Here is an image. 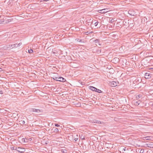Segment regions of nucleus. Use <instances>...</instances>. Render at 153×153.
<instances>
[{"mask_svg": "<svg viewBox=\"0 0 153 153\" xmlns=\"http://www.w3.org/2000/svg\"><path fill=\"white\" fill-rule=\"evenodd\" d=\"M149 59L148 57L145 58L143 59L141 61V63L144 67H146L149 65Z\"/></svg>", "mask_w": 153, "mask_h": 153, "instance_id": "f257e3e1", "label": "nucleus"}, {"mask_svg": "<svg viewBox=\"0 0 153 153\" xmlns=\"http://www.w3.org/2000/svg\"><path fill=\"white\" fill-rule=\"evenodd\" d=\"M153 75L151 74L150 72H147L145 73L144 77L146 79H149L152 78L153 77Z\"/></svg>", "mask_w": 153, "mask_h": 153, "instance_id": "f03ea898", "label": "nucleus"}, {"mask_svg": "<svg viewBox=\"0 0 153 153\" xmlns=\"http://www.w3.org/2000/svg\"><path fill=\"white\" fill-rule=\"evenodd\" d=\"M15 150L18 151V152L21 153L24 152L25 151V148L21 147H16L15 149Z\"/></svg>", "mask_w": 153, "mask_h": 153, "instance_id": "7ed1b4c3", "label": "nucleus"}, {"mask_svg": "<svg viewBox=\"0 0 153 153\" xmlns=\"http://www.w3.org/2000/svg\"><path fill=\"white\" fill-rule=\"evenodd\" d=\"M90 121L92 123H95L98 124H101L103 125H104L105 124L103 122H101L100 121L98 120L95 119L91 120Z\"/></svg>", "mask_w": 153, "mask_h": 153, "instance_id": "20e7f679", "label": "nucleus"}, {"mask_svg": "<svg viewBox=\"0 0 153 153\" xmlns=\"http://www.w3.org/2000/svg\"><path fill=\"white\" fill-rule=\"evenodd\" d=\"M149 59V65H153V56H150L148 57Z\"/></svg>", "mask_w": 153, "mask_h": 153, "instance_id": "39448f33", "label": "nucleus"}, {"mask_svg": "<svg viewBox=\"0 0 153 153\" xmlns=\"http://www.w3.org/2000/svg\"><path fill=\"white\" fill-rule=\"evenodd\" d=\"M109 85L113 87H114L117 86V82L116 81H113L111 82H110L109 83Z\"/></svg>", "mask_w": 153, "mask_h": 153, "instance_id": "423d86ee", "label": "nucleus"}, {"mask_svg": "<svg viewBox=\"0 0 153 153\" xmlns=\"http://www.w3.org/2000/svg\"><path fill=\"white\" fill-rule=\"evenodd\" d=\"M127 62V60L125 59H122L121 60V63L124 66H125L126 65Z\"/></svg>", "mask_w": 153, "mask_h": 153, "instance_id": "0eeeda50", "label": "nucleus"}, {"mask_svg": "<svg viewBox=\"0 0 153 153\" xmlns=\"http://www.w3.org/2000/svg\"><path fill=\"white\" fill-rule=\"evenodd\" d=\"M57 81L64 82L66 81L65 79L62 77H59L58 78Z\"/></svg>", "mask_w": 153, "mask_h": 153, "instance_id": "6e6552de", "label": "nucleus"}, {"mask_svg": "<svg viewBox=\"0 0 153 153\" xmlns=\"http://www.w3.org/2000/svg\"><path fill=\"white\" fill-rule=\"evenodd\" d=\"M146 145L148 147L151 148H153V143L152 142H150L148 143H147Z\"/></svg>", "mask_w": 153, "mask_h": 153, "instance_id": "1a4fd4ad", "label": "nucleus"}, {"mask_svg": "<svg viewBox=\"0 0 153 153\" xmlns=\"http://www.w3.org/2000/svg\"><path fill=\"white\" fill-rule=\"evenodd\" d=\"M31 111L35 112L37 113H39L41 112L40 110L35 108H31L30 109Z\"/></svg>", "mask_w": 153, "mask_h": 153, "instance_id": "9d476101", "label": "nucleus"}, {"mask_svg": "<svg viewBox=\"0 0 153 153\" xmlns=\"http://www.w3.org/2000/svg\"><path fill=\"white\" fill-rule=\"evenodd\" d=\"M22 44V43H19L18 44H14L13 45H12V48H17L18 46H20Z\"/></svg>", "mask_w": 153, "mask_h": 153, "instance_id": "9b49d317", "label": "nucleus"}, {"mask_svg": "<svg viewBox=\"0 0 153 153\" xmlns=\"http://www.w3.org/2000/svg\"><path fill=\"white\" fill-rule=\"evenodd\" d=\"M119 149L123 153V152L125 151L126 150V148L125 147L122 146L120 147Z\"/></svg>", "mask_w": 153, "mask_h": 153, "instance_id": "f8f14e48", "label": "nucleus"}, {"mask_svg": "<svg viewBox=\"0 0 153 153\" xmlns=\"http://www.w3.org/2000/svg\"><path fill=\"white\" fill-rule=\"evenodd\" d=\"M106 9H104L102 10H99L98 11V12L100 13H105L106 12V11H105Z\"/></svg>", "mask_w": 153, "mask_h": 153, "instance_id": "ddd939ff", "label": "nucleus"}, {"mask_svg": "<svg viewBox=\"0 0 153 153\" xmlns=\"http://www.w3.org/2000/svg\"><path fill=\"white\" fill-rule=\"evenodd\" d=\"M129 20H128L127 22L126 20H124L123 22V24L124 26H127V25H129V22H127Z\"/></svg>", "mask_w": 153, "mask_h": 153, "instance_id": "4468645a", "label": "nucleus"}, {"mask_svg": "<svg viewBox=\"0 0 153 153\" xmlns=\"http://www.w3.org/2000/svg\"><path fill=\"white\" fill-rule=\"evenodd\" d=\"M94 42L96 44H98L99 45H101L100 43V41L99 39H96L95 40Z\"/></svg>", "mask_w": 153, "mask_h": 153, "instance_id": "2eb2a0df", "label": "nucleus"}, {"mask_svg": "<svg viewBox=\"0 0 153 153\" xmlns=\"http://www.w3.org/2000/svg\"><path fill=\"white\" fill-rule=\"evenodd\" d=\"M89 88L92 91H94L95 90V89H96V88L93 87V86H89Z\"/></svg>", "mask_w": 153, "mask_h": 153, "instance_id": "dca6fc26", "label": "nucleus"}, {"mask_svg": "<svg viewBox=\"0 0 153 153\" xmlns=\"http://www.w3.org/2000/svg\"><path fill=\"white\" fill-rule=\"evenodd\" d=\"M119 59L118 58L115 57L113 59V61L114 62H118L119 61Z\"/></svg>", "mask_w": 153, "mask_h": 153, "instance_id": "f3484780", "label": "nucleus"}, {"mask_svg": "<svg viewBox=\"0 0 153 153\" xmlns=\"http://www.w3.org/2000/svg\"><path fill=\"white\" fill-rule=\"evenodd\" d=\"M94 91L100 93H102V91L97 88L96 89H95V90Z\"/></svg>", "mask_w": 153, "mask_h": 153, "instance_id": "a211bd4d", "label": "nucleus"}, {"mask_svg": "<svg viewBox=\"0 0 153 153\" xmlns=\"http://www.w3.org/2000/svg\"><path fill=\"white\" fill-rule=\"evenodd\" d=\"M75 40L76 41L78 42H83V43L84 42L83 40L82 39H76Z\"/></svg>", "mask_w": 153, "mask_h": 153, "instance_id": "6ab92c4d", "label": "nucleus"}, {"mask_svg": "<svg viewBox=\"0 0 153 153\" xmlns=\"http://www.w3.org/2000/svg\"><path fill=\"white\" fill-rule=\"evenodd\" d=\"M142 95L141 94H139L136 95V97L137 99H139L142 97Z\"/></svg>", "mask_w": 153, "mask_h": 153, "instance_id": "aec40b11", "label": "nucleus"}, {"mask_svg": "<svg viewBox=\"0 0 153 153\" xmlns=\"http://www.w3.org/2000/svg\"><path fill=\"white\" fill-rule=\"evenodd\" d=\"M22 141L23 142H26L27 141V140L25 138H23L22 139Z\"/></svg>", "mask_w": 153, "mask_h": 153, "instance_id": "412c9836", "label": "nucleus"}, {"mask_svg": "<svg viewBox=\"0 0 153 153\" xmlns=\"http://www.w3.org/2000/svg\"><path fill=\"white\" fill-rule=\"evenodd\" d=\"M149 137H143V140H149Z\"/></svg>", "mask_w": 153, "mask_h": 153, "instance_id": "4be33fe9", "label": "nucleus"}, {"mask_svg": "<svg viewBox=\"0 0 153 153\" xmlns=\"http://www.w3.org/2000/svg\"><path fill=\"white\" fill-rule=\"evenodd\" d=\"M28 51L29 53H32L33 52V50L31 49L28 50Z\"/></svg>", "mask_w": 153, "mask_h": 153, "instance_id": "5701e85b", "label": "nucleus"}, {"mask_svg": "<svg viewBox=\"0 0 153 153\" xmlns=\"http://www.w3.org/2000/svg\"><path fill=\"white\" fill-rule=\"evenodd\" d=\"M20 124H24L25 123V122L24 120H21L20 121Z\"/></svg>", "mask_w": 153, "mask_h": 153, "instance_id": "b1692460", "label": "nucleus"}, {"mask_svg": "<svg viewBox=\"0 0 153 153\" xmlns=\"http://www.w3.org/2000/svg\"><path fill=\"white\" fill-rule=\"evenodd\" d=\"M134 26V25L133 23H130L129 24V27H133Z\"/></svg>", "mask_w": 153, "mask_h": 153, "instance_id": "393cba45", "label": "nucleus"}, {"mask_svg": "<svg viewBox=\"0 0 153 153\" xmlns=\"http://www.w3.org/2000/svg\"><path fill=\"white\" fill-rule=\"evenodd\" d=\"M59 131L58 129L57 128H56L54 129V131L55 132H57Z\"/></svg>", "mask_w": 153, "mask_h": 153, "instance_id": "a878e982", "label": "nucleus"}, {"mask_svg": "<svg viewBox=\"0 0 153 153\" xmlns=\"http://www.w3.org/2000/svg\"><path fill=\"white\" fill-rule=\"evenodd\" d=\"M12 45H9V46L8 47V48H10V49H13L12 48Z\"/></svg>", "mask_w": 153, "mask_h": 153, "instance_id": "bb28decb", "label": "nucleus"}, {"mask_svg": "<svg viewBox=\"0 0 153 153\" xmlns=\"http://www.w3.org/2000/svg\"><path fill=\"white\" fill-rule=\"evenodd\" d=\"M62 152L64 153H66V150L65 149H62L61 151Z\"/></svg>", "mask_w": 153, "mask_h": 153, "instance_id": "cd10ccee", "label": "nucleus"}, {"mask_svg": "<svg viewBox=\"0 0 153 153\" xmlns=\"http://www.w3.org/2000/svg\"><path fill=\"white\" fill-rule=\"evenodd\" d=\"M80 138L82 140H85V137L84 136H83L82 135L81 136H80Z\"/></svg>", "mask_w": 153, "mask_h": 153, "instance_id": "c85d7f7f", "label": "nucleus"}, {"mask_svg": "<svg viewBox=\"0 0 153 153\" xmlns=\"http://www.w3.org/2000/svg\"><path fill=\"white\" fill-rule=\"evenodd\" d=\"M140 101H137L136 102V104H135L136 105H137V104L138 105L139 104H140Z\"/></svg>", "mask_w": 153, "mask_h": 153, "instance_id": "c756f323", "label": "nucleus"}, {"mask_svg": "<svg viewBox=\"0 0 153 153\" xmlns=\"http://www.w3.org/2000/svg\"><path fill=\"white\" fill-rule=\"evenodd\" d=\"M58 77H55V78H53V79L54 80H56L57 81V80H58Z\"/></svg>", "mask_w": 153, "mask_h": 153, "instance_id": "7c9ffc66", "label": "nucleus"}, {"mask_svg": "<svg viewBox=\"0 0 153 153\" xmlns=\"http://www.w3.org/2000/svg\"><path fill=\"white\" fill-rule=\"evenodd\" d=\"M98 22H95L94 23V24L95 25V26H96L97 25H98Z\"/></svg>", "mask_w": 153, "mask_h": 153, "instance_id": "2f4dec72", "label": "nucleus"}, {"mask_svg": "<svg viewBox=\"0 0 153 153\" xmlns=\"http://www.w3.org/2000/svg\"><path fill=\"white\" fill-rule=\"evenodd\" d=\"M144 152L143 149H141L140 151V153H143Z\"/></svg>", "mask_w": 153, "mask_h": 153, "instance_id": "473e14b6", "label": "nucleus"}, {"mask_svg": "<svg viewBox=\"0 0 153 153\" xmlns=\"http://www.w3.org/2000/svg\"><path fill=\"white\" fill-rule=\"evenodd\" d=\"M55 126H57V127H59V125H58L57 124H55Z\"/></svg>", "mask_w": 153, "mask_h": 153, "instance_id": "72a5a7b5", "label": "nucleus"}, {"mask_svg": "<svg viewBox=\"0 0 153 153\" xmlns=\"http://www.w3.org/2000/svg\"><path fill=\"white\" fill-rule=\"evenodd\" d=\"M0 94H3V91H0Z\"/></svg>", "mask_w": 153, "mask_h": 153, "instance_id": "f704fd0d", "label": "nucleus"}, {"mask_svg": "<svg viewBox=\"0 0 153 153\" xmlns=\"http://www.w3.org/2000/svg\"><path fill=\"white\" fill-rule=\"evenodd\" d=\"M0 22H4L3 20V19H1V20H0Z\"/></svg>", "mask_w": 153, "mask_h": 153, "instance_id": "c9c22d12", "label": "nucleus"}, {"mask_svg": "<svg viewBox=\"0 0 153 153\" xmlns=\"http://www.w3.org/2000/svg\"><path fill=\"white\" fill-rule=\"evenodd\" d=\"M78 140V139L77 138H75L74 140L75 141H76Z\"/></svg>", "mask_w": 153, "mask_h": 153, "instance_id": "e433bc0d", "label": "nucleus"}, {"mask_svg": "<svg viewBox=\"0 0 153 153\" xmlns=\"http://www.w3.org/2000/svg\"><path fill=\"white\" fill-rule=\"evenodd\" d=\"M28 101H27L25 102V104H27V103H28Z\"/></svg>", "mask_w": 153, "mask_h": 153, "instance_id": "4c0bfd02", "label": "nucleus"}, {"mask_svg": "<svg viewBox=\"0 0 153 153\" xmlns=\"http://www.w3.org/2000/svg\"><path fill=\"white\" fill-rule=\"evenodd\" d=\"M150 69L152 71H153V68H151Z\"/></svg>", "mask_w": 153, "mask_h": 153, "instance_id": "58836bf2", "label": "nucleus"}, {"mask_svg": "<svg viewBox=\"0 0 153 153\" xmlns=\"http://www.w3.org/2000/svg\"><path fill=\"white\" fill-rule=\"evenodd\" d=\"M86 34H88V32H86Z\"/></svg>", "mask_w": 153, "mask_h": 153, "instance_id": "ea45409f", "label": "nucleus"}, {"mask_svg": "<svg viewBox=\"0 0 153 153\" xmlns=\"http://www.w3.org/2000/svg\"><path fill=\"white\" fill-rule=\"evenodd\" d=\"M118 107L119 108V107H118V105H117V106H116V108H117V107Z\"/></svg>", "mask_w": 153, "mask_h": 153, "instance_id": "a19ab883", "label": "nucleus"}, {"mask_svg": "<svg viewBox=\"0 0 153 153\" xmlns=\"http://www.w3.org/2000/svg\"><path fill=\"white\" fill-rule=\"evenodd\" d=\"M49 0H44V1H49Z\"/></svg>", "mask_w": 153, "mask_h": 153, "instance_id": "79ce46f5", "label": "nucleus"}, {"mask_svg": "<svg viewBox=\"0 0 153 153\" xmlns=\"http://www.w3.org/2000/svg\"><path fill=\"white\" fill-rule=\"evenodd\" d=\"M145 19H146L147 20V18H146L144 17V20H145Z\"/></svg>", "mask_w": 153, "mask_h": 153, "instance_id": "37998d69", "label": "nucleus"}, {"mask_svg": "<svg viewBox=\"0 0 153 153\" xmlns=\"http://www.w3.org/2000/svg\"><path fill=\"white\" fill-rule=\"evenodd\" d=\"M2 70V68H0V71H1V70Z\"/></svg>", "mask_w": 153, "mask_h": 153, "instance_id": "c03bdc74", "label": "nucleus"}, {"mask_svg": "<svg viewBox=\"0 0 153 153\" xmlns=\"http://www.w3.org/2000/svg\"><path fill=\"white\" fill-rule=\"evenodd\" d=\"M112 22V19H111V22Z\"/></svg>", "mask_w": 153, "mask_h": 153, "instance_id": "a18cd8bd", "label": "nucleus"}, {"mask_svg": "<svg viewBox=\"0 0 153 153\" xmlns=\"http://www.w3.org/2000/svg\"><path fill=\"white\" fill-rule=\"evenodd\" d=\"M152 105H153V103L152 104Z\"/></svg>", "mask_w": 153, "mask_h": 153, "instance_id": "49530a36", "label": "nucleus"}, {"mask_svg": "<svg viewBox=\"0 0 153 153\" xmlns=\"http://www.w3.org/2000/svg\"><path fill=\"white\" fill-rule=\"evenodd\" d=\"M152 96H153V93L152 94Z\"/></svg>", "mask_w": 153, "mask_h": 153, "instance_id": "de8ad7c7", "label": "nucleus"}]
</instances>
